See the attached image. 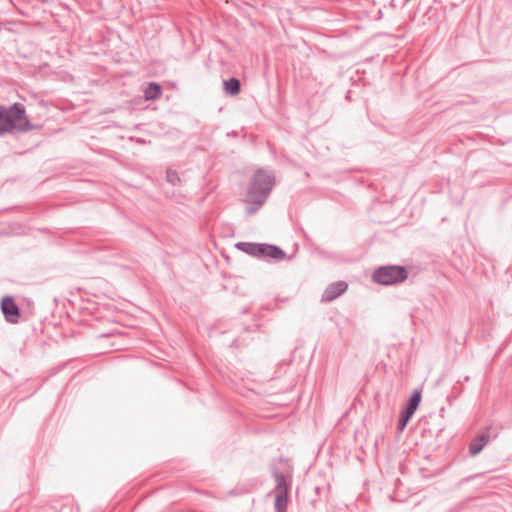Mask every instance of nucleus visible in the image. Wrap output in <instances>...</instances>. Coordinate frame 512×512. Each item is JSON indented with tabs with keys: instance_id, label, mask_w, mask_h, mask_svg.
I'll list each match as a JSON object with an SVG mask.
<instances>
[{
	"instance_id": "obj_8",
	"label": "nucleus",
	"mask_w": 512,
	"mask_h": 512,
	"mask_svg": "<svg viewBox=\"0 0 512 512\" xmlns=\"http://www.w3.org/2000/svg\"><path fill=\"white\" fill-rule=\"evenodd\" d=\"M257 250L259 253L274 259H282L285 256V253L280 248L273 245H260Z\"/></svg>"
},
{
	"instance_id": "obj_1",
	"label": "nucleus",
	"mask_w": 512,
	"mask_h": 512,
	"mask_svg": "<svg viewBox=\"0 0 512 512\" xmlns=\"http://www.w3.org/2000/svg\"><path fill=\"white\" fill-rule=\"evenodd\" d=\"M274 185L273 177L266 171L259 170L250 179L242 202L249 215L256 213L268 198Z\"/></svg>"
},
{
	"instance_id": "obj_7",
	"label": "nucleus",
	"mask_w": 512,
	"mask_h": 512,
	"mask_svg": "<svg viewBox=\"0 0 512 512\" xmlns=\"http://www.w3.org/2000/svg\"><path fill=\"white\" fill-rule=\"evenodd\" d=\"M346 289L347 284L343 281L333 283L325 290L323 299L326 301H331L344 293Z\"/></svg>"
},
{
	"instance_id": "obj_9",
	"label": "nucleus",
	"mask_w": 512,
	"mask_h": 512,
	"mask_svg": "<svg viewBox=\"0 0 512 512\" xmlns=\"http://www.w3.org/2000/svg\"><path fill=\"white\" fill-rule=\"evenodd\" d=\"M489 441V435L483 434L479 437H477L475 440H473L469 446V451L471 455H477L482 451V449L485 447V445Z\"/></svg>"
},
{
	"instance_id": "obj_5",
	"label": "nucleus",
	"mask_w": 512,
	"mask_h": 512,
	"mask_svg": "<svg viewBox=\"0 0 512 512\" xmlns=\"http://www.w3.org/2000/svg\"><path fill=\"white\" fill-rule=\"evenodd\" d=\"M1 310L6 320L16 324L19 320V309L11 297H4L1 301Z\"/></svg>"
},
{
	"instance_id": "obj_6",
	"label": "nucleus",
	"mask_w": 512,
	"mask_h": 512,
	"mask_svg": "<svg viewBox=\"0 0 512 512\" xmlns=\"http://www.w3.org/2000/svg\"><path fill=\"white\" fill-rule=\"evenodd\" d=\"M420 401H421V393L418 391L414 392L409 400V406L406 410V413L404 414V416L402 417V419L400 421L399 427L401 430H403L405 428V426L407 425V423L409 422L410 418L412 417V415L418 408Z\"/></svg>"
},
{
	"instance_id": "obj_10",
	"label": "nucleus",
	"mask_w": 512,
	"mask_h": 512,
	"mask_svg": "<svg viewBox=\"0 0 512 512\" xmlns=\"http://www.w3.org/2000/svg\"><path fill=\"white\" fill-rule=\"evenodd\" d=\"M224 90L228 94L235 96L240 92V82L236 78H231L223 83Z\"/></svg>"
},
{
	"instance_id": "obj_4",
	"label": "nucleus",
	"mask_w": 512,
	"mask_h": 512,
	"mask_svg": "<svg viewBox=\"0 0 512 512\" xmlns=\"http://www.w3.org/2000/svg\"><path fill=\"white\" fill-rule=\"evenodd\" d=\"M288 484L283 475H276L274 506L277 512H286L288 504Z\"/></svg>"
},
{
	"instance_id": "obj_3",
	"label": "nucleus",
	"mask_w": 512,
	"mask_h": 512,
	"mask_svg": "<svg viewBox=\"0 0 512 512\" xmlns=\"http://www.w3.org/2000/svg\"><path fill=\"white\" fill-rule=\"evenodd\" d=\"M407 278L405 268L401 266H387L376 270L373 274V280L382 285H392L402 282Z\"/></svg>"
},
{
	"instance_id": "obj_11",
	"label": "nucleus",
	"mask_w": 512,
	"mask_h": 512,
	"mask_svg": "<svg viewBox=\"0 0 512 512\" xmlns=\"http://www.w3.org/2000/svg\"><path fill=\"white\" fill-rule=\"evenodd\" d=\"M161 86L157 83H150L145 90V98L147 100L157 99L161 95Z\"/></svg>"
},
{
	"instance_id": "obj_2",
	"label": "nucleus",
	"mask_w": 512,
	"mask_h": 512,
	"mask_svg": "<svg viewBox=\"0 0 512 512\" xmlns=\"http://www.w3.org/2000/svg\"><path fill=\"white\" fill-rule=\"evenodd\" d=\"M26 117L23 105L15 103L9 108L0 106V134L13 130L28 131L34 129Z\"/></svg>"
}]
</instances>
